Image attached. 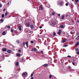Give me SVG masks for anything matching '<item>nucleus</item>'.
<instances>
[{"mask_svg": "<svg viewBox=\"0 0 79 79\" xmlns=\"http://www.w3.org/2000/svg\"><path fill=\"white\" fill-rule=\"evenodd\" d=\"M58 24V21H56V20H52V21L51 25L53 27H55V25H56Z\"/></svg>", "mask_w": 79, "mask_h": 79, "instance_id": "obj_1", "label": "nucleus"}, {"mask_svg": "<svg viewBox=\"0 0 79 79\" xmlns=\"http://www.w3.org/2000/svg\"><path fill=\"white\" fill-rule=\"evenodd\" d=\"M60 6H63V2H62L59 1L58 2L57 4L60 5Z\"/></svg>", "mask_w": 79, "mask_h": 79, "instance_id": "obj_2", "label": "nucleus"}, {"mask_svg": "<svg viewBox=\"0 0 79 79\" xmlns=\"http://www.w3.org/2000/svg\"><path fill=\"white\" fill-rule=\"evenodd\" d=\"M27 72H24L22 74V76L23 77L24 76H27Z\"/></svg>", "mask_w": 79, "mask_h": 79, "instance_id": "obj_3", "label": "nucleus"}, {"mask_svg": "<svg viewBox=\"0 0 79 79\" xmlns=\"http://www.w3.org/2000/svg\"><path fill=\"white\" fill-rule=\"evenodd\" d=\"M7 53H11L12 52V51H11V50H8L7 51Z\"/></svg>", "mask_w": 79, "mask_h": 79, "instance_id": "obj_4", "label": "nucleus"}, {"mask_svg": "<svg viewBox=\"0 0 79 79\" xmlns=\"http://www.w3.org/2000/svg\"><path fill=\"white\" fill-rule=\"evenodd\" d=\"M40 10H43V7H42V5H40Z\"/></svg>", "mask_w": 79, "mask_h": 79, "instance_id": "obj_5", "label": "nucleus"}, {"mask_svg": "<svg viewBox=\"0 0 79 79\" xmlns=\"http://www.w3.org/2000/svg\"><path fill=\"white\" fill-rule=\"evenodd\" d=\"M25 44H26V46L27 47V48H28V42L27 41H26L25 42Z\"/></svg>", "mask_w": 79, "mask_h": 79, "instance_id": "obj_6", "label": "nucleus"}, {"mask_svg": "<svg viewBox=\"0 0 79 79\" xmlns=\"http://www.w3.org/2000/svg\"><path fill=\"white\" fill-rule=\"evenodd\" d=\"M67 40V39H65V40H63L61 41L62 43H64V42H66V40Z\"/></svg>", "mask_w": 79, "mask_h": 79, "instance_id": "obj_7", "label": "nucleus"}, {"mask_svg": "<svg viewBox=\"0 0 79 79\" xmlns=\"http://www.w3.org/2000/svg\"><path fill=\"white\" fill-rule=\"evenodd\" d=\"M2 50L3 51V52H6V51L7 50H6V48H3L2 49Z\"/></svg>", "mask_w": 79, "mask_h": 79, "instance_id": "obj_8", "label": "nucleus"}, {"mask_svg": "<svg viewBox=\"0 0 79 79\" xmlns=\"http://www.w3.org/2000/svg\"><path fill=\"white\" fill-rule=\"evenodd\" d=\"M61 30H60L58 32V34L60 35H61Z\"/></svg>", "mask_w": 79, "mask_h": 79, "instance_id": "obj_9", "label": "nucleus"}, {"mask_svg": "<svg viewBox=\"0 0 79 79\" xmlns=\"http://www.w3.org/2000/svg\"><path fill=\"white\" fill-rule=\"evenodd\" d=\"M33 51H34V52H37V49L35 48H33Z\"/></svg>", "mask_w": 79, "mask_h": 79, "instance_id": "obj_10", "label": "nucleus"}, {"mask_svg": "<svg viewBox=\"0 0 79 79\" xmlns=\"http://www.w3.org/2000/svg\"><path fill=\"white\" fill-rule=\"evenodd\" d=\"M26 26H27V27H29V26H30V24H29V23H27L26 24Z\"/></svg>", "mask_w": 79, "mask_h": 79, "instance_id": "obj_11", "label": "nucleus"}, {"mask_svg": "<svg viewBox=\"0 0 79 79\" xmlns=\"http://www.w3.org/2000/svg\"><path fill=\"white\" fill-rule=\"evenodd\" d=\"M22 62H24L25 61V60H24V59L22 58V60H21Z\"/></svg>", "mask_w": 79, "mask_h": 79, "instance_id": "obj_12", "label": "nucleus"}, {"mask_svg": "<svg viewBox=\"0 0 79 79\" xmlns=\"http://www.w3.org/2000/svg\"><path fill=\"white\" fill-rule=\"evenodd\" d=\"M19 31H21V26L20 25L19 28Z\"/></svg>", "mask_w": 79, "mask_h": 79, "instance_id": "obj_13", "label": "nucleus"}, {"mask_svg": "<svg viewBox=\"0 0 79 79\" xmlns=\"http://www.w3.org/2000/svg\"><path fill=\"white\" fill-rule=\"evenodd\" d=\"M30 27L31 29H33L34 28V26L33 25H31L30 26Z\"/></svg>", "mask_w": 79, "mask_h": 79, "instance_id": "obj_14", "label": "nucleus"}, {"mask_svg": "<svg viewBox=\"0 0 79 79\" xmlns=\"http://www.w3.org/2000/svg\"><path fill=\"white\" fill-rule=\"evenodd\" d=\"M45 20L47 21H48V17H47L45 18Z\"/></svg>", "mask_w": 79, "mask_h": 79, "instance_id": "obj_15", "label": "nucleus"}, {"mask_svg": "<svg viewBox=\"0 0 79 79\" xmlns=\"http://www.w3.org/2000/svg\"><path fill=\"white\" fill-rule=\"evenodd\" d=\"M48 65V64H44L43 65L44 66V67H47V66Z\"/></svg>", "mask_w": 79, "mask_h": 79, "instance_id": "obj_16", "label": "nucleus"}, {"mask_svg": "<svg viewBox=\"0 0 79 79\" xmlns=\"http://www.w3.org/2000/svg\"><path fill=\"white\" fill-rule=\"evenodd\" d=\"M5 34H6V32H5V31H3L2 32V35H5Z\"/></svg>", "mask_w": 79, "mask_h": 79, "instance_id": "obj_17", "label": "nucleus"}, {"mask_svg": "<svg viewBox=\"0 0 79 79\" xmlns=\"http://www.w3.org/2000/svg\"><path fill=\"white\" fill-rule=\"evenodd\" d=\"M79 45V42H78L76 43V46L77 47V46H78V45Z\"/></svg>", "mask_w": 79, "mask_h": 79, "instance_id": "obj_18", "label": "nucleus"}, {"mask_svg": "<svg viewBox=\"0 0 79 79\" xmlns=\"http://www.w3.org/2000/svg\"><path fill=\"white\" fill-rule=\"evenodd\" d=\"M64 19V15H63L62 16V17L61 18V19Z\"/></svg>", "mask_w": 79, "mask_h": 79, "instance_id": "obj_19", "label": "nucleus"}, {"mask_svg": "<svg viewBox=\"0 0 79 79\" xmlns=\"http://www.w3.org/2000/svg\"><path fill=\"white\" fill-rule=\"evenodd\" d=\"M60 27H61V28H64V26H63V25H60Z\"/></svg>", "mask_w": 79, "mask_h": 79, "instance_id": "obj_20", "label": "nucleus"}, {"mask_svg": "<svg viewBox=\"0 0 79 79\" xmlns=\"http://www.w3.org/2000/svg\"><path fill=\"white\" fill-rule=\"evenodd\" d=\"M17 56H21V54H20L19 53H17Z\"/></svg>", "mask_w": 79, "mask_h": 79, "instance_id": "obj_21", "label": "nucleus"}, {"mask_svg": "<svg viewBox=\"0 0 79 79\" xmlns=\"http://www.w3.org/2000/svg\"><path fill=\"white\" fill-rule=\"evenodd\" d=\"M3 19H1L0 20V21L1 22V23H3Z\"/></svg>", "mask_w": 79, "mask_h": 79, "instance_id": "obj_22", "label": "nucleus"}, {"mask_svg": "<svg viewBox=\"0 0 79 79\" xmlns=\"http://www.w3.org/2000/svg\"><path fill=\"white\" fill-rule=\"evenodd\" d=\"M19 62H17L15 64L16 66H18Z\"/></svg>", "mask_w": 79, "mask_h": 79, "instance_id": "obj_23", "label": "nucleus"}, {"mask_svg": "<svg viewBox=\"0 0 79 79\" xmlns=\"http://www.w3.org/2000/svg\"><path fill=\"white\" fill-rule=\"evenodd\" d=\"M68 69H71V67L70 66H68Z\"/></svg>", "mask_w": 79, "mask_h": 79, "instance_id": "obj_24", "label": "nucleus"}, {"mask_svg": "<svg viewBox=\"0 0 79 79\" xmlns=\"http://www.w3.org/2000/svg\"><path fill=\"white\" fill-rule=\"evenodd\" d=\"M68 45H64L63 46V47H68Z\"/></svg>", "mask_w": 79, "mask_h": 79, "instance_id": "obj_25", "label": "nucleus"}, {"mask_svg": "<svg viewBox=\"0 0 79 79\" xmlns=\"http://www.w3.org/2000/svg\"><path fill=\"white\" fill-rule=\"evenodd\" d=\"M69 14V13H68L66 15V17H68V16H69V15H68Z\"/></svg>", "mask_w": 79, "mask_h": 79, "instance_id": "obj_26", "label": "nucleus"}, {"mask_svg": "<svg viewBox=\"0 0 79 79\" xmlns=\"http://www.w3.org/2000/svg\"><path fill=\"white\" fill-rule=\"evenodd\" d=\"M7 15H8V12H6L5 14V16H7Z\"/></svg>", "mask_w": 79, "mask_h": 79, "instance_id": "obj_27", "label": "nucleus"}, {"mask_svg": "<svg viewBox=\"0 0 79 79\" xmlns=\"http://www.w3.org/2000/svg\"><path fill=\"white\" fill-rule=\"evenodd\" d=\"M17 44H19V40H17Z\"/></svg>", "mask_w": 79, "mask_h": 79, "instance_id": "obj_28", "label": "nucleus"}, {"mask_svg": "<svg viewBox=\"0 0 79 79\" xmlns=\"http://www.w3.org/2000/svg\"><path fill=\"white\" fill-rule=\"evenodd\" d=\"M53 35L55 36V35H56V33H55V32H53Z\"/></svg>", "mask_w": 79, "mask_h": 79, "instance_id": "obj_29", "label": "nucleus"}, {"mask_svg": "<svg viewBox=\"0 0 79 79\" xmlns=\"http://www.w3.org/2000/svg\"><path fill=\"white\" fill-rule=\"evenodd\" d=\"M5 16V15L4 14H3L2 15V18H4V17Z\"/></svg>", "mask_w": 79, "mask_h": 79, "instance_id": "obj_30", "label": "nucleus"}, {"mask_svg": "<svg viewBox=\"0 0 79 79\" xmlns=\"http://www.w3.org/2000/svg\"><path fill=\"white\" fill-rule=\"evenodd\" d=\"M79 2V0H75V2L76 3H77Z\"/></svg>", "mask_w": 79, "mask_h": 79, "instance_id": "obj_31", "label": "nucleus"}, {"mask_svg": "<svg viewBox=\"0 0 79 79\" xmlns=\"http://www.w3.org/2000/svg\"><path fill=\"white\" fill-rule=\"evenodd\" d=\"M6 27H7L8 29H10V26H6Z\"/></svg>", "mask_w": 79, "mask_h": 79, "instance_id": "obj_32", "label": "nucleus"}, {"mask_svg": "<svg viewBox=\"0 0 79 79\" xmlns=\"http://www.w3.org/2000/svg\"><path fill=\"white\" fill-rule=\"evenodd\" d=\"M11 31V32H14V30L12 29Z\"/></svg>", "mask_w": 79, "mask_h": 79, "instance_id": "obj_33", "label": "nucleus"}, {"mask_svg": "<svg viewBox=\"0 0 79 79\" xmlns=\"http://www.w3.org/2000/svg\"><path fill=\"white\" fill-rule=\"evenodd\" d=\"M67 57H68V58H71V56H68Z\"/></svg>", "mask_w": 79, "mask_h": 79, "instance_id": "obj_34", "label": "nucleus"}, {"mask_svg": "<svg viewBox=\"0 0 79 79\" xmlns=\"http://www.w3.org/2000/svg\"><path fill=\"white\" fill-rule=\"evenodd\" d=\"M48 44H49L48 43H46V44H44V45H47V46L48 45Z\"/></svg>", "mask_w": 79, "mask_h": 79, "instance_id": "obj_35", "label": "nucleus"}, {"mask_svg": "<svg viewBox=\"0 0 79 79\" xmlns=\"http://www.w3.org/2000/svg\"><path fill=\"white\" fill-rule=\"evenodd\" d=\"M52 75H50L49 76V79L51 78V77H52Z\"/></svg>", "mask_w": 79, "mask_h": 79, "instance_id": "obj_36", "label": "nucleus"}, {"mask_svg": "<svg viewBox=\"0 0 79 79\" xmlns=\"http://www.w3.org/2000/svg\"><path fill=\"white\" fill-rule=\"evenodd\" d=\"M76 51H79V49L78 48H77L76 49Z\"/></svg>", "mask_w": 79, "mask_h": 79, "instance_id": "obj_37", "label": "nucleus"}, {"mask_svg": "<svg viewBox=\"0 0 79 79\" xmlns=\"http://www.w3.org/2000/svg\"><path fill=\"white\" fill-rule=\"evenodd\" d=\"M61 62H64V60L63 59H62L61 60Z\"/></svg>", "mask_w": 79, "mask_h": 79, "instance_id": "obj_38", "label": "nucleus"}, {"mask_svg": "<svg viewBox=\"0 0 79 79\" xmlns=\"http://www.w3.org/2000/svg\"><path fill=\"white\" fill-rule=\"evenodd\" d=\"M40 52L41 53H42V54H43L44 53V52H43V51H40Z\"/></svg>", "mask_w": 79, "mask_h": 79, "instance_id": "obj_39", "label": "nucleus"}, {"mask_svg": "<svg viewBox=\"0 0 79 79\" xmlns=\"http://www.w3.org/2000/svg\"><path fill=\"white\" fill-rule=\"evenodd\" d=\"M66 6H68V3H67L65 4Z\"/></svg>", "mask_w": 79, "mask_h": 79, "instance_id": "obj_40", "label": "nucleus"}, {"mask_svg": "<svg viewBox=\"0 0 79 79\" xmlns=\"http://www.w3.org/2000/svg\"><path fill=\"white\" fill-rule=\"evenodd\" d=\"M55 12H52V15H55Z\"/></svg>", "mask_w": 79, "mask_h": 79, "instance_id": "obj_41", "label": "nucleus"}, {"mask_svg": "<svg viewBox=\"0 0 79 79\" xmlns=\"http://www.w3.org/2000/svg\"><path fill=\"white\" fill-rule=\"evenodd\" d=\"M47 40L48 42H50V39H48Z\"/></svg>", "mask_w": 79, "mask_h": 79, "instance_id": "obj_42", "label": "nucleus"}, {"mask_svg": "<svg viewBox=\"0 0 79 79\" xmlns=\"http://www.w3.org/2000/svg\"><path fill=\"white\" fill-rule=\"evenodd\" d=\"M1 7H2V4H0V8H1Z\"/></svg>", "mask_w": 79, "mask_h": 79, "instance_id": "obj_43", "label": "nucleus"}, {"mask_svg": "<svg viewBox=\"0 0 79 79\" xmlns=\"http://www.w3.org/2000/svg\"><path fill=\"white\" fill-rule=\"evenodd\" d=\"M18 52L20 53V52H21V50H18Z\"/></svg>", "mask_w": 79, "mask_h": 79, "instance_id": "obj_44", "label": "nucleus"}, {"mask_svg": "<svg viewBox=\"0 0 79 79\" xmlns=\"http://www.w3.org/2000/svg\"><path fill=\"white\" fill-rule=\"evenodd\" d=\"M31 44H33V43H34V41H31Z\"/></svg>", "mask_w": 79, "mask_h": 79, "instance_id": "obj_45", "label": "nucleus"}, {"mask_svg": "<svg viewBox=\"0 0 79 79\" xmlns=\"http://www.w3.org/2000/svg\"><path fill=\"white\" fill-rule=\"evenodd\" d=\"M33 74H34L33 73H32L31 75V77H32V76H33Z\"/></svg>", "mask_w": 79, "mask_h": 79, "instance_id": "obj_46", "label": "nucleus"}, {"mask_svg": "<svg viewBox=\"0 0 79 79\" xmlns=\"http://www.w3.org/2000/svg\"><path fill=\"white\" fill-rule=\"evenodd\" d=\"M42 27L41 26H40V27H39V28H40V29H42Z\"/></svg>", "mask_w": 79, "mask_h": 79, "instance_id": "obj_47", "label": "nucleus"}, {"mask_svg": "<svg viewBox=\"0 0 79 79\" xmlns=\"http://www.w3.org/2000/svg\"><path fill=\"white\" fill-rule=\"evenodd\" d=\"M23 45L24 46V45H25V42H24L23 43Z\"/></svg>", "mask_w": 79, "mask_h": 79, "instance_id": "obj_48", "label": "nucleus"}, {"mask_svg": "<svg viewBox=\"0 0 79 79\" xmlns=\"http://www.w3.org/2000/svg\"><path fill=\"white\" fill-rule=\"evenodd\" d=\"M76 40H79V38L78 37H77L76 38Z\"/></svg>", "mask_w": 79, "mask_h": 79, "instance_id": "obj_49", "label": "nucleus"}, {"mask_svg": "<svg viewBox=\"0 0 79 79\" xmlns=\"http://www.w3.org/2000/svg\"><path fill=\"white\" fill-rule=\"evenodd\" d=\"M58 16L59 17H60V14H58Z\"/></svg>", "mask_w": 79, "mask_h": 79, "instance_id": "obj_50", "label": "nucleus"}, {"mask_svg": "<svg viewBox=\"0 0 79 79\" xmlns=\"http://www.w3.org/2000/svg\"><path fill=\"white\" fill-rule=\"evenodd\" d=\"M72 63H73V65H75V64H74V62H73Z\"/></svg>", "mask_w": 79, "mask_h": 79, "instance_id": "obj_51", "label": "nucleus"}, {"mask_svg": "<svg viewBox=\"0 0 79 79\" xmlns=\"http://www.w3.org/2000/svg\"><path fill=\"white\" fill-rule=\"evenodd\" d=\"M79 35V33H77V34H76V35Z\"/></svg>", "mask_w": 79, "mask_h": 79, "instance_id": "obj_52", "label": "nucleus"}, {"mask_svg": "<svg viewBox=\"0 0 79 79\" xmlns=\"http://www.w3.org/2000/svg\"><path fill=\"white\" fill-rule=\"evenodd\" d=\"M10 2H8L7 3V5H9V4H10Z\"/></svg>", "mask_w": 79, "mask_h": 79, "instance_id": "obj_53", "label": "nucleus"}, {"mask_svg": "<svg viewBox=\"0 0 79 79\" xmlns=\"http://www.w3.org/2000/svg\"><path fill=\"white\" fill-rule=\"evenodd\" d=\"M31 79H34V77H32L31 78Z\"/></svg>", "mask_w": 79, "mask_h": 79, "instance_id": "obj_54", "label": "nucleus"}, {"mask_svg": "<svg viewBox=\"0 0 79 79\" xmlns=\"http://www.w3.org/2000/svg\"><path fill=\"white\" fill-rule=\"evenodd\" d=\"M40 41V42H41V40H39V41Z\"/></svg>", "mask_w": 79, "mask_h": 79, "instance_id": "obj_55", "label": "nucleus"}, {"mask_svg": "<svg viewBox=\"0 0 79 79\" xmlns=\"http://www.w3.org/2000/svg\"><path fill=\"white\" fill-rule=\"evenodd\" d=\"M77 53L78 54H79V52H77Z\"/></svg>", "mask_w": 79, "mask_h": 79, "instance_id": "obj_56", "label": "nucleus"}, {"mask_svg": "<svg viewBox=\"0 0 79 79\" xmlns=\"http://www.w3.org/2000/svg\"><path fill=\"white\" fill-rule=\"evenodd\" d=\"M77 23H79V20H77Z\"/></svg>", "mask_w": 79, "mask_h": 79, "instance_id": "obj_57", "label": "nucleus"}, {"mask_svg": "<svg viewBox=\"0 0 79 79\" xmlns=\"http://www.w3.org/2000/svg\"><path fill=\"white\" fill-rule=\"evenodd\" d=\"M3 11H5V9H4L3 10Z\"/></svg>", "mask_w": 79, "mask_h": 79, "instance_id": "obj_58", "label": "nucleus"}, {"mask_svg": "<svg viewBox=\"0 0 79 79\" xmlns=\"http://www.w3.org/2000/svg\"><path fill=\"white\" fill-rule=\"evenodd\" d=\"M46 40H45V43H44V44H45L46 43Z\"/></svg>", "mask_w": 79, "mask_h": 79, "instance_id": "obj_59", "label": "nucleus"}, {"mask_svg": "<svg viewBox=\"0 0 79 79\" xmlns=\"http://www.w3.org/2000/svg\"><path fill=\"white\" fill-rule=\"evenodd\" d=\"M70 33H71V34H72V31H71Z\"/></svg>", "mask_w": 79, "mask_h": 79, "instance_id": "obj_60", "label": "nucleus"}, {"mask_svg": "<svg viewBox=\"0 0 79 79\" xmlns=\"http://www.w3.org/2000/svg\"><path fill=\"white\" fill-rule=\"evenodd\" d=\"M33 49L32 48V49L31 50L33 51Z\"/></svg>", "mask_w": 79, "mask_h": 79, "instance_id": "obj_61", "label": "nucleus"}, {"mask_svg": "<svg viewBox=\"0 0 79 79\" xmlns=\"http://www.w3.org/2000/svg\"><path fill=\"white\" fill-rule=\"evenodd\" d=\"M74 0H72V1H73V2H74Z\"/></svg>", "mask_w": 79, "mask_h": 79, "instance_id": "obj_62", "label": "nucleus"}, {"mask_svg": "<svg viewBox=\"0 0 79 79\" xmlns=\"http://www.w3.org/2000/svg\"><path fill=\"white\" fill-rule=\"evenodd\" d=\"M78 37H79V35L78 36Z\"/></svg>", "mask_w": 79, "mask_h": 79, "instance_id": "obj_63", "label": "nucleus"}, {"mask_svg": "<svg viewBox=\"0 0 79 79\" xmlns=\"http://www.w3.org/2000/svg\"><path fill=\"white\" fill-rule=\"evenodd\" d=\"M74 61H75V60H74Z\"/></svg>", "mask_w": 79, "mask_h": 79, "instance_id": "obj_64", "label": "nucleus"}]
</instances>
